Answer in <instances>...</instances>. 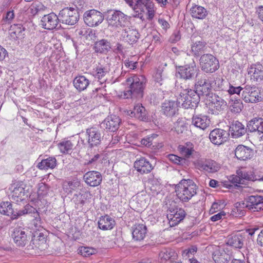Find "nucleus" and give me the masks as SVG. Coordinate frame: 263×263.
<instances>
[{
	"mask_svg": "<svg viewBox=\"0 0 263 263\" xmlns=\"http://www.w3.org/2000/svg\"><path fill=\"white\" fill-rule=\"evenodd\" d=\"M126 83L128 87L124 92V98L140 100L143 98L146 83L143 76H132L126 79Z\"/></svg>",
	"mask_w": 263,
	"mask_h": 263,
	"instance_id": "nucleus-1",
	"label": "nucleus"
},
{
	"mask_svg": "<svg viewBox=\"0 0 263 263\" xmlns=\"http://www.w3.org/2000/svg\"><path fill=\"white\" fill-rule=\"evenodd\" d=\"M198 186L191 179H182L176 185L175 191L178 198L182 202H188L197 194Z\"/></svg>",
	"mask_w": 263,
	"mask_h": 263,
	"instance_id": "nucleus-2",
	"label": "nucleus"
},
{
	"mask_svg": "<svg viewBox=\"0 0 263 263\" xmlns=\"http://www.w3.org/2000/svg\"><path fill=\"white\" fill-rule=\"evenodd\" d=\"M186 95H180L178 98V103L185 109L195 108L200 102V97L194 90L187 88Z\"/></svg>",
	"mask_w": 263,
	"mask_h": 263,
	"instance_id": "nucleus-3",
	"label": "nucleus"
},
{
	"mask_svg": "<svg viewBox=\"0 0 263 263\" xmlns=\"http://www.w3.org/2000/svg\"><path fill=\"white\" fill-rule=\"evenodd\" d=\"M59 17L60 22L68 25H73L79 19V13L77 8L65 7L60 11Z\"/></svg>",
	"mask_w": 263,
	"mask_h": 263,
	"instance_id": "nucleus-4",
	"label": "nucleus"
},
{
	"mask_svg": "<svg viewBox=\"0 0 263 263\" xmlns=\"http://www.w3.org/2000/svg\"><path fill=\"white\" fill-rule=\"evenodd\" d=\"M23 215L26 214H31L33 219L31 220L29 227L35 230L39 231L42 228V221L40 216V213L33 206L28 204L26 205L22 209L21 213Z\"/></svg>",
	"mask_w": 263,
	"mask_h": 263,
	"instance_id": "nucleus-5",
	"label": "nucleus"
},
{
	"mask_svg": "<svg viewBox=\"0 0 263 263\" xmlns=\"http://www.w3.org/2000/svg\"><path fill=\"white\" fill-rule=\"evenodd\" d=\"M201 70L206 73L215 72L219 68L218 60L212 54H204L200 59Z\"/></svg>",
	"mask_w": 263,
	"mask_h": 263,
	"instance_id": "nucleus-6",
	"label": "nucleus"
},
{
	"mask_svg": "<svg viewBox=\"0 0 263 263\" xmlns=\"http://www.w3.org/2000/svg\"><path fill=\"white\" fill-rule=\"evenodd\" d=\"M241 98L246 103H256L261 100L258 88L255 85H246L241 92Z\"/></svg>",
	"mask_w": 263,
	"mask_h": 263,
	"instance_id": "nucleus-7",
	"label": "nucleus"
},
{
	"mask_svg": "<svg viewBox=\"0 0 263 263\" xmlns=\"http://www.w3.org/2000/svg\"><path fill=\"white\" fill-rule=\"evenodd\" d=\"M107 20L110 24L116 27H124L129 22L127 15L121 11L115 10L107 11Z\"/></svg>",
	"mask_w": 263,
	"mask_h": 263,
	"instance_id": "nucleus-8",
	"label": "nucleus"
},
{
	"mask_svg": "<svg viewBox=\"0 0 263 263\" xmlns=\"http://www.w3.org/2000/svg\"><path fill=\"white\" fill-rule=\"evenodd\" d=\"M83 19L87 26L93 27L98 26L103 21L104 15L100 11L91 9L84 12Z\"/></svg>",
	"mask_w": 263,
	"mask_h": 263,
	"instance_id": "nucleus-9",
	"label": "nucleus"
},
{
	"mask_svg": "<svg viewBox=\"0 0 263 263\" xmlns=\"http://www.w3.org/2000/svg\"><path fill=\"white\" fill-rule=\"evenodd\" d=\"M197 68L194 62L177 67L176 76L177 78L187 81L194 79Z\"/></svg>",
	"mask_w": 263,
	"mask_h": 263,
	"instance_id": "nucleus-10",
	"label": "nucleus"
},
{
	"mask_svg": "<svg viewBox=\"0 0 263 263\" xmlns=\"http://www.w3.org/2000/svg\"><path fill=\"white\" fill-rule=\"evenodd\" d=\"M134 11L139 13L147 11V18L152 20L155 15L156 8L151 0H138Z\"/></svg>",
	"mask_w": 263,
	"mask_h": 263,
	"instance_id": "nucleus-11",
	"label": "nucleus"
},
{
	"mask_svg": "<svg viewBox=\"0 0 263 263\" xmlns=\"http://www.w3.org/2000/svg\"><path fill=\"white\" fill-rule=\"evenodd\" d=\"M59 15L51 12L44 15L41 19V25L42 27L47 30H53L58 29L61 27Z\"/></svg>",
	"mask_w": 263,
	"mask_h": 263,
	"instance_id": "nucleus-12",
	"label": "nucleus"
},
{
	"mask_svg": "<svg viewBox=\"0 0 263 263\" xmlns=\"http://www.w3.org/2000/svg\"><path fill=\"white\" fill-rule=\"evenodd\" d=\"M194 85L195 90H194L199 95V97L200 96H211V86L209 77H202L200 79H197Z\"/></svg>",
	"mask_w": 263,
	"mask_h": 263,
	"instance_id": "nucleus-13",
	"label": "nucleus"
},
{
	"mask_svg": "<svg viewBox=\"0 0 263 263\" xmlns=\"http://www.w3.org/2000/svg\"><path fill=\"white\" fill-rule=\"evenodd\" d=\"M86 133L89 147L92 148L100 144L103 136L99 128L96 127L87 128Z\"/></svg>",
	"mask_w": 263,
	"mask_h": 263,
	"instance_id": "nucleus-14",
	"label": "nucleus"
},
{
	"mask_svg": "<svg viewBox=\"0 0 263 263\" xmlns=\"http://www.w3.org/2000/svg\"><path fill=\"white\" fill-rule=\"evenodd\" d=\"M247 209L252 212L263 210V197L260 195H251L245 198Z\"/></svg>",
	"mask_w": 263,
	"mask_h": 263,
	"instance_id": "nucleus-15",
	"label": "nucleus"
},
{
	"mask_svg": "<svg viewBox=\"0 0 263 263\" xmlns=\"http://www.w3.org/2000/svg\"><path fill=\"white\" fill-rule=\"evenodd\" d=\"M185 215L186 212L182 208H170L169 213L167 214V217L169 220L170 226L174 227L183 220Z\"/></svg>",
	"mask_w": 263,
	"mask_h": 263,
	"instance_id": "nucleus-16",
	"label": "nucleus"
},
{
	"mask_svg": "<svg viewBox=\"0 0 263 263\" xmlns=\"http://www.w3.org/2000/svg\"><path fill=\"white\" fill-rule=\"evenodd\" d=\"M121 123V120L118 116L110 115L104 119L100 124V126L107 131L115 132L119 129Z\"/></svg>",
	"mask_w": 263,
	"mask_h": 263,
	"instance_id": "nucleus-17",
	"label": "nucleus"
},
{
	"mask_svg": "<svg viewBox=\"0 0 263 263\" xmlns=\"http://www.w3.org/2000/svg\"><path fill=\"white\" fill-rule=\"evenodd\" d=\"M229 137V133L227 131L215 128L212 130L209 135V138L212 143L215 145H221L226 142Z\"/></svg>",
	"mask_w": 263,
	"mask_h": 263,
	"instance_id": "nucleus-18",
	"label": "nucleus"
},
{
	"mask_svg": "<svg viewBox=\"0 0 263 263\" xmlns=\"http://www.w3.org/2000/svg\"><path fill=\"white\" fill-rule=\"evenodd\" d=\"M248 73L252 81L260 82L263 80V65L260 62H257L250 65Z\"/></svg>",
	"mask_w": 263,
	"mask_h": 263,
	"instance_id": "nucleus-19",
	"label": "nucleus"
},
{
	"mask_svg": "<svg viewBox=\"0 0 263 263\" xmlns=\"http://www.w3.org/2000/svg\"><path fill=\"white\" fill-rule=\"evenodd\" d=\"M23 182H17L11 186V199L16 202H19L25 199L26 192Z\"/></svg>",
	"mask_w": 263,
	"mask_h": 263,
	"instance_id": "nucleus-20",
	"label": "nucleus"
},
{
	"mask_svg": "<svg viewBox=\"0 0 263 263\" xmlns=\"http://www.w3.org/2000/svg\"><path fill=\"white\" fill-rule=\"evenodd\" d=\"M209 100L211 108L216 114L223 111L227 106V102L215 93L211 94Z\"/></svg>",
	"mask_w": 263,
	"mask_h": 263,
	"instance_id": "nucleus-21",
	"label": "nucleus"
},
{
	"mask_svg": "<svg viewBox=\"0 0 263 263\" xmlns=\"http://www.w3.org/2000/svg\"><path fill=\"white\" fill-rule=\"evenodd\" d=\"M248 132H255L261 140H263V118H255L251 120L247 124Z\"/></svg>",
	"mask_w": 263,
	"mask_h": 263,
	"instance_id": "nucleus-22",
	"label": "nucleus"
},
{
	"mask_svg": "<svg viewBox=\"0 0 263 263\" xmlns=\"http://www.w3.org/2000/svg\"><path fill=\"white\" fill-rule=\"evenodd\" d=\"M248 132L247 127L245 126L238 121H234L229 126V135H231L233 138H238Z\"/></svg>",
	"mask_w": 263,
	"mask_h": 263,
	"instance_id": "nucleus-23",
	"label": "nucleus"
},
{
	"mask_svg": "<svg viewBox=\"0 0 263 263\" xmlns=\"http://www.w3.org/2000/svg\"><path fill=\"white\" fill-rule=\"evenodd\" d=\"M83 179L87 184L95 187L100 184L102 177L100 172L92 171L86 173L83 176Z\"/></svg>",
	"mask_w": 263,
	"mask_h": 263,
	"instance_id": "nucleus-24",
	"label": "nucleus"
},
{
	"mask_svg": "<svg viewBox=\"0 0 263 263\" xmlns=\"http://www.w3.org/2000/svg\"><path fill=\"white\" fill-rule=\"evenodd\" d=\"M22 210L15 212L12 208V204L8 201L3 202L0 204V213L2 214L9 216L12 220L17 219L22 216Z\"/></svg>",
	"mask_w": 263,
	"mask_h": 263,
	"instance_id": "nucleus-25",
	"label": "nucleus"
},
{
	"mask_svg": "<svg viewBox=\"0 0 263 263\" xmlns=\"http://www.w3.org/2000/svg\"><path fill=\"white\" fill-rule=\"evenodd\" d=\"M232 257V252L227 249H219L213 253V259L215 263H228Z\"/></svg>",
	"mask_w": 263,
	"mask_h": 263,
	"instance_id": "nucleus-26",
	"label": "nucleus"
},
{
	"mask_svg": "<svg viewBox=\"0 0 263 263\" xmlns=\"http://www.w3.org/2000/svg\"><path fill=\"white\" fill-rule=\"evenodd\" d=\"M12 237L14 242L17 246L24 247L28 242V235L26 233L24 229L15 228L14 230Z\"/></svg>",
	"mask_w": 263,
	"mask_h": 263,
	"instance_id": "nucleus-27",
	"label": "nucleus"
},
{
	"mask_svg": "<svg viewBox=\"0 0 263 263\" xmlns=\"http://www.w3.org/2000/svg\"><path fill=\"white\" fill-rule=\"evenodd\" d=\"M235 157L240 160L251 159L254 155L253 151L249 147L243 145H238L235 150Z\"/></svg>",
	"mask_w": 263,
	"mask_h": 263,
	"instance_id": "nucleus-28",
	"label": "nucleus"
},
{
	"mask_svg": "<svg viewBox=\"0 0 263 263\" xmlns=\"http://www.w3.org/2000/svg\"><path fill=\"white\" fill-rule=\"evenodd\" d=\"M128 114L131 117H135L140 121H146L148 120L147 111L141 104H137L135 105L133 110L127 111Z\"/></svg>",
	"mask_w": 263,
	"mask_h": 263,
	"instance_id": "nucleus-29",
	"label": "nucleus"
},
{
	"mask_svg": "<svg viewBox=\"0 0 263 263\" xmlns=\"http://www.w3.org/2000/svg\"><path fill=\"white\" fill-rule=\"evenodd\" d=\"M179 106H180L178 103V99L177 101H165L162 104V110L166 116L172 117L177 112Z\"/></svg>",
	"mask_w": 263,
	"mask_h": 263,
	"instance_id": "nucleus-30",
	"label": "nucleus"
},
{
	"mask_svg": "<svg viewBox=\"0 0 263 263\" xmlns=\"http://www.w3.org/2000/svg\"><path fill=\"white\" fill-rule=\"evenodd\" d=\"M134 167L141 174L149 173L153 168L150 162L144 158L136 160L134 163Z\"/></svg>",
	"mask_w": 263,
	"mask_h": 263,
	"instance_id": "nucleus-31",
	"label": "nucleus"
},
{
	"mask_svg": "<svg viewBox=\"0 0 263 263\" xmlns=\"http://www.w3.org/2000/svg\"><path fill=\"white\" fill-rule=\"evenodd\" d=\"M192 123L196 127L205 129L210 125V121L209 117L202 115H194L192 118Z\"/></svg>",
	"mask_w": 263,
	"mask_h": 263,
	"instance_id": "nucleus-32",
	"label": "nucleus"
},
{
	"mask_svg": "<svg viewBox=\"0 0 263 263\" xmlns=\"http://www.w3.org/2000/svg\"><path fill=\"white\" fill-rule=\"evenodd\" d=\"M244 237L241 234L237 233L229 235L226 243L234 248L240 249L243 245Z\"/></svg>",
	"mask_w": 263,
	"mask_h": 263,
	"instance_id": "nucleus-33",
	"label": "nucleus"
},
{
	"mask_svg": "<svg viewBox=\"0 0 263 263\" xmlns=\"http://www.w3.org/2000/svg\"><path fill=\"white\" fill-rule=\"evenodd\" d=\"M147 234V228L143 224H136L133 227V238L135 241L144 239Z\"/></svg>",
	"mask_w": 263,
	"mask_h": 263,
	"instance_id": "nucleus-34",
	"label": "nucleus"
},
{
	"mask_svg": "<svg viewBox=\"0 0 263 263\" xmlns=\"http://www.w3.org/2000/svg\"><path fill=\"white\" fill-rule=\"evenodd\" d=\"M197 167L199 169L205 171L209 173L216 172L220 168V165L213 160H208L204 162H199Z\"/></svg>",
	"mask_w": 263,
	"mask_h": 263,
	"instance_id": "nucleus-35",
	"label": "nucleus"
},
{
	"mask_svg": "<svg viewBox=\"0 0 263 263\" xmlns=\"http://www.w3.org/2000/svg\"><path fill=\"white\" fill-rule=\"evenodd\" d=\"M180 154L184 158L189 159L196 153L194 144L191 142H187L183 145H179L178 147Z\"/></svg>",
	"mask_w": 263,
	"mask_h": 263,
	"instance_id": "nucleus-36",
	"label": "nucleus"
},
{
	"mask_svg": "<svg viewBox=\"0 0 263 263\" xmlns=\"http://www.w3.org/2000/svg\"><path fill=\"white\" fill-rule=\"evenodd\" d=\"M122 36L129 44H134L139 40L140 34L137 30L127 28L123 30Z\"/></svg>",
	"mask_w": 263,
	"mask_h": 263,
	"instance_id": "nucleus-37",
	"label": "nucleus"
},
{
	"mask_svg": "<svg viewBox=\"0 0 263 263\" xmlns=\"http://www.w3.org/2000/svg\"><path fill=\"white\" fill-rule=\"evenodd\" d=\"M98 227L102 230H111L115 226L116 222L114 218L106 215L101 216L98 221Z\"/></svg>",
	"mask_w": 263,
	"mask_h": 263,
	"instance_id": "nucleus-38",
	"label": "nucleus"
},
{
	"mask_svg": "<svg viewBox=\"0 0 263 263\" xmlns=\"http://www.w3.org/2000/svg\"><path fill=\"white\" fill-rule=\"evenodd\" d=\"M95 50L96 52L107 54L111 49V43L106 39H101L95 43Z\"/></svg>",
	"mask_w": 263,
	"mask_h": 263,
	"instance_id": "nucleus-39",
	"label": "nucleus"
},
{
	"mask_svg": "<svg viewBox=\"0 0 263 263\" xmlns=\"http://www.w3.org/2000/svg\"><path fill=\"white\" fill-rule=\"evenodd\" d=\"M89 83V80L85 76L82 75L76 77L73 81V84L74 87L79 91H82L85 90L88 86Z\"/></svg>",
	"mask_w": 263,
	"mask_h": 263,
	"instance_id": "nucleus-40",
	"label": "nucleus"
},
{
	"mask_svg": "<svg viewBox=\"0 0 263 263\" xmlns=\"http://www.w3.org/2000/svg\"><path fill=\"white\" fill-rule=\"evenodd\" d=\"M192 16L195 18L204 19L208 15V11L201 6L195 5L190 9Z\"/></svg>",
	"mask_w": 263,
	"mask_h": 263,
	"instance_id": "nucleus-41",
	"label": "nucleus"
},
{
	"mask_svg": "<svg viewBox=\"0 0 263 263\" xmlns=\"http://www.w3.org/2000/svg\"><path fill=\"white\" fill-rule=\"evenodd\" d=\"M245 208L247 209V206L245 201L237 202L234 204V207L231 212V215L235 217H242L246 214Z\"/></svg>",
	"mask_w": 263,
	"mask_h": 263,
	"instance_id": "nucleus-42",
	"label": "nucleus"
},
{
	"mask_svg": "<svg viewBox=\"0 0 263 263\" xmlns=\"http://www.w3.org/2000/svg\"><path fill=\"white\" fill-rule=\"evenodd\" d=\"M209 81L211 86V89L215 90H223L225 88L224 87V83L227 84V82L224 81L223 79L212 76L209 77Z\"/></svg>",
	"mask_w": 263,
	"mask_h": 263,
	"instance_id": "nucleus-43",
	"label": "nucleus"
},
{
	"mask_svg": "<svg viewBox=\"0 0 263 263\" xmlns=\"http://www.w3.org/2000/svg\"><path fill=\"white\" fill-rule=\"evenodd\" d=\"M109 71L110 68L108 66L99 64L95 69V76L99 80H102L103 82L105 81L107 79L106 75L109 73Z\"/></svg>",
	"mask_w": 263,
	"mask_h": 263,
	"instance_id": "nucleus-44",
	"label": "nucleus"
},
{
	"mask_svg": "<svg viewBox=\"0 0 263 263\" xmlns=\"http://www.w3.org/2000/svg\"><path fill=\"white\" fill-rule=\"evenodd\" d=\"M57 165V159L54 157H49L44 159L37 164V167L40 170H48L53 168Z\"/></svg>",
	"mask_w": 263,
	"mask_h": 263,
	"instance_id": "nucleus-45",
	"label": "nucleus"
},
{
	"mask_svg": "<svg viewBox=\"0 0 263 263\" xmlns=\"http://www.w3.org/2000/svg\"><path fill=\"white\" fill-rule=\"evenodd\" d=\"M229 104L231 111L234 114L239 113L243 107L242 101L239 99L232 98Z\"/></svg>",
	"mask_w": 263,
	"mask_h": 263,
	"instance_id": "nucleus-46",
	"label": "nucleus"
},
{
	"mask_svg": "<svg viewBox=\"0 0 263 263\" xmlns=\"http://www.w3.org/2000/svg\"><path fill=\"white\" fill-rule=\"evenodd\" d=\"M25 28L22 24H13L11 26L10 34L11 37L15 39L22 37Z\"/></svg>",
	"mask_w": 263,
	"mask_h": 263,
	"instance_id": "nucleus-47",
	"label": "nucleus"
},
{
	"mask_svg": "<svg viewBox=\"0 0 263 263\" xmlns=\"http://www.w3.org/2000/svg\"><path fill=\"white\" fill-rule=\"evenodd\" d=\"M206 43L204 41L196 42L192 46V51L197 57L200 55L205 52Z\"/></svg>",
	"mask_w": 263,
	"mask_h": 263,
	"instance_id": "nucleus-48",
	"label": "nucleus"
},
{
	"mask_svg": "<svg viewBox=\"0 0 263 263\" xmlns=\"http://www.w3.org/2000/svg\"><path fill=\"white\" fill-rule=\"evenodd\" d=\"M58 146L62 153L69 154L72 151L73 144L72 143L71 141L64 139L58 143Z\"/></svg>",
	"mask_w": 263,
	"mask_h": 263,
	"instance_id": "nucleus-49",
	"label": "nucleus"
},
{
	"mask_svg": "<svg viewBox=\"0 0 263 263\" xmlns=\"http://www.w3.org/2000/svg\"><path fill=\"white\" fill-rule=\"evenodd\" d=\"M174 128L178 134H181L187 130V126L183 119H179L174 123Z\"/></svg>",
	"mask_w": 263,
	"mask_h": 263,
	"instance_id": "nucleus-50",
	"label": "nucleus"
},
{
	"mask_svg": "<svg viewBox=\"0 0 263 263\" xmlns=\"http://www.w3.org/2000/svg\"><path fill=\"white\" fill-rule=\"evenodd\" d=\"M48 48V46L45 42H40L35 46V55L37 57H40L47 51Z\"/></svg>",
	"mask_w": 263,
	"mask_h": 263,
	"instance_id": "nucleus-51",
	"label": "nucleus"
},
{
	"mask_svg": "<svg viewBox=\"0 0 263 263\" xmlns=\"http://www.w3.org/2000/svg\"><path fill=\"white\" fill-rule=\"evenodd\" d=\"M157 137V134H153L143 138L141 141V143L142 145H144L147 147H150L154 143H156L154 141V140L156 139Z\"/></svg>",
	"mask_w": 263,
	"mask_h": 263,
	"instance_id": "nucleus-52",
	"label": "nucleus"
},
{
	"mask_svg": "<svg viewBox=\"0 0 263 263\" xmlns=\"http://www.w3.org/2000/svg\"><path fill=\"white\" fill-rule=\"evenodd\" d=\"M79 252L84 257H88L90 255L95 254L97 253V250L91 247H81L79 249Z\"/></svg>",
	"mask_w": 263,
	"mask_h": 263,
	"instance_id": "nucleus-53",
	"label": "nucleus"
},
{
	"mask_svg": "<svg viewBox=\"0 0 263 263\" xmlns=\"http://www.w3.org/2000/svg\"><path fill=\"white\" fill-rule=\"evenodd\" d=\"M168 159L171 161L178 165H183L185 163L186 161L185 158L174 154L169 155Z\"/></svg>",
	"mask_w": 263,
	"mask_h": 263,
	"instance_id": "nucleus-54",
	"label": "nucleus"
},
{
	"mask_svg": "<svg viewBox=\"0 0 263 263\" xmlns=\"http://www.w3.org/2000/svg\"><path fill=\"white\" fill-rule=\"evenodd\" d=\"M49 188L47 184L42 182L39 184L37 195L39 197H44L48 194Z\"/></svg>",
	"mask_w": 263,
	"mask_h": 263,
	"instance_id": "nucleus-55",
	"label": "nucleus"
},
{
	"mask_svg": "<svg viewBox=\"0 0 263 263\" xmlns=\"http://www.w3.org/2000/svg\"><path fill=\"white\" fill-rule=\"evenodd\" d=\"M163 69L161 67H158L154 74V78L156 82L160 84V85L162 84V81L163 80L162 73Z\"/></svg>",
	"mask_w": 263,
	"mask_h": 263,
	"instance_id": "nucleus-56",
	"label": "nucleus"
},
{
	"mask_svg": "<svg viewBox=\"0 0 263 263\" xmlns=\"http://www.w3.org/2000/svg\"><path fill=\"white\" fill-rule=\"evenodd\" d=\"M103 154L102 153L96 154L89 160L86 161L84 163V164L88 165L95 164L97 162L101 161L103 159Z\"/></svg>",
	"mask_w": 263,
	"mask_h": 263,
	"instance_id": "nucleus-57",
	"label": "nucleus"
},
{
	"mask_svg": "<svg viewBox=\"0 0 263 263\" xmlns=\"http://www.w3.org/2000/svg\"><path fill=\"white\" fill-rule=\"evenodd\" d=\"M229 89L228 90V91L230 95H234L236 94L238 95H240V92L242 90L243 87H242L241 86H237L235 87L233 85H231L230 83H229Z\"/></svg>",
	"mask_w": 263,
	"mask_h": 263,
	"instance_id": "nucleus-58",
	"label": "nucleus"
},
{
	"mask_svg": "<svg viewBox=\"0 0 263 263\" xmlns=\"http://www.w3.org/2000/svg\"><path fill=\"white\" fill-rule=\"evenodd\" d=\"M237 174L241 177V179H243L247 180H253L254 179V176L251 172L240 171L237 173Z\"/></svg>",
	"mask_w": 263,
	"mask_h": 263,
	"instance_id": "nucleus-59",
	"label": "nucleus"
},
{
	"mask_svg": "<svg viewBox=\"0 0 263 263\" xmlns=\"http://www.w3.org/2000/svg\"><path fill=\"white\" fill-rule=\"evenodd\" d=\"M124 65L127 68L131 70H134L137 67L138 62L128 59L124 61Z\"/></svg>",
	"mask_w": 263,
	"mask_h": 263,
	"instance_id": "nucleus-60",
	"label": "nucleus"
},
{
	"mask_svg": "<svg viewBox=\"0 0 263 263\" xmlns=\"http://www.w3.org/2000/svg\"><path fill=\"white\" fill-rule=\"evenodd\" d=\"M14 17V13L13 10L8 11L3 18L2 22L4 23H10Z\"/></svg>",
	"mask_w": 263,
	"mask_h": 263,
	"instance_id": "nucleus-61",
	"label": "nucleus"
},
{
	"mask_svg": "<svg viewBox=\"0 0 263 263\" xmlns=\"http://www.w3.org/2000/svg\"><path fill=\"white\" fill-rule=\"evenodd\" d=\"M181 38V35L179 31H175L169 39L170 42L175 43L179 41Z\"/></svg>",
	"mask_w": 263,
	"mask_h": 263,
	"instance_id": "nucleus-62",
	"label": "nucleus"
},
{
	"mask_svg": "<svg viewBox=\"0 0 263 263\" xmlns=\"http://www.w3.org/2000/svg\"><path fill=\"white\" fill-rule=\"evenodd\" d=\"M226 215V214L224 211H221L220 213L211 216L210 220L213 222H216L219 220L224 218Z\"/></svg>",
	"mask_w": 263,
	"mask_h": 263,
	"instance_id": "nucleus-63",
	"label": "nucleus"
},
{
	"mask_svg": "<svg viewBox=\"0 0 263 263\" xmlns=\"http://www.w3.org/2000/svg\"><path fill=\"white\" fill-rule=\"evenodd\" d=\"M158 22L159 24L160 25L161 28L166 31L167 29L170 28V25L169 23L164 18H160L158 19Z\"/></svg>",
	"mask_w": 263,
	"mask_h": 263,
	"instance_id": "nucleus-64",
	"label": "nucleus"
}]
</instances>
